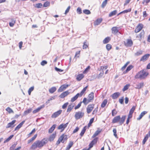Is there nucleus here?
I'll return each instance as SVG.
<instances>
[{
	"mask_svg": "<svg viewBox=\"0 0 150 150\" xmlns=\"http://www.w3.org/2000/svg\"><path fill=\"white\" fill-rule=\"evenodd\" d=\"M48 142V140L45 138H43L41 140H37L32 144L30 149L31 150H34L37 148H41L45 145Z\"/></svg>",
	"mask_w": 150,
	"mask_h": 150,
	"instance_id": "1",
	"label": "nucleus"
},
{
	"mask_svg": "<svg viewBox=\"0 0 150 150\" xmlns=\"http://www.w3.org/2000/svg\"><path fill=\"white\" fill-rule=\"evenodd\" d=\"M149 73L146 69H143L138 72L135 76L136 79H144L149 75Z\"/></svg>",
	"mask_w": 150,
	"mask_h": 150,
	"instance_id": "2",
	"label": "nucleus"
},
{
	"mask_svg": "<svg viewBox=\"0 0 150 150\" xmlns=\"http://www.w3.org/2000/svg\"><path fill=\"white\" fill-rule=\"evenodd\" d=\"M126 118V115L122 116L121 118L120 115L115 116L112 119V122L113 123L119 122L120 125H121L124 122Z\"/></svg>",
	"mask_w": 150,
	"mask_h": 150,
	"instance_id": "3",
	"label": "nucleus"
},
{
	"mask_svg": "<svg viewBox=\"0 0 150 150\" xmlns=\"http://www.w3.org/2000/svg\"><path fill=\"white\" fill-rule=\"evenodd\" d=\"M67 135L64 134H63L59 138L56 144L57 145H58L61 142L64 143L65 141L67 140Z\"/></svg>",
	"mask_w": 150,
	"mask_h": 150,
	"instance_id": "4",
	"label": "nucleus"
},
{
	"mask_svg": "<svg viewBox=\"0 0 150 150\" xmlns=\"http://www.w3.org/2000/svg\"><path fill=\"white\" fill-rule=\"evenodd\" d=\"M135 107L134 106L130 109L126 121V123L128 125L129 124L130 119L132 118V114L135 109Z\"/></svg>",
	"mask_w": 150,
	"mask_h": 150,
	"instance_id": "5",
	"label": "nucleus"
},
{
	"mask_svg": "<svg viewBox=\"0 0 150 150\" xmlns=\"http://www.w3.org/2000/svg\"><path fill=\"white\" fill-rule=\"evenodd\" d=\"M84 113L80 111L76 112L75 115V117L76 120L82 118L84 116Z\"/></svg>",
	"mask_w": 150,
	"mask_h": 150,
	"instance_id": "6",
	"label": "nucleus"
},
{
	"mask_svg": "<svg viewBox=\"0 0 150 150\" xmlns=\"http://www.w3.org/2000/svg\"><path fill=\"white\" fill-rule=\"evenodd\" d=\"M144 27V25L141 23H139L136 27L134 30L135 33H138L141 31Z\"/></svg>",
	"mask_w": 150,
	"mask_h": 150,
	"instance_id": "7",
	"label": "nucleus"
},
{
	"mask_svg": "<svg viewBox=\"0 0 150 150\" xmlns=\"http://www.w3.org/2000/svg\"><path fill=\"white\" fill-rule=\"evenodd\" d=\"M68 123L67 122L65 124L62 123L60 124L58 127L57 129L60 130L61 132H62L67 127Z\"/></svg>",
	"mask_w": 150,
	"mask_h": 150,
	"instance_id": "8",
	"label": "nucleus"
},
{
	"mask_svg": "<svg viewBox=\"0 0 150 150\" xmlns=\"http://www.w3.org/2000/svg\"><path fill=\"white\" fill-rule=\"evenodd\" d=\"M95 105L94 104H89L86 108L87 113L89 114L93 110L94 108Z\"/></svg>",
	"mask_w": 150,
	"mask_h": 150,
	"instance_id": "9",
	"label": "nucleus"
},
{
	"mask_svg": "<svg viewBox=\"0 0 150 150\" xmlns=\"http://www.w3.org/2000/svg\"><path fill=\"white\" fill-rule=\"evenodd\" d=\"M124 43L126 47H130L133 44V42L131 39H127L124 42Z\"/></svg>",
	"mask_w": 150,
	"mask_h": 150,
	"instance_id": "10",
	"label": "nucleus"
},
{
	"mask_svg": "<svg viewBox=\"0 0 150 150\" xmlns=\"http://www.w3.org/2000/svg\"><path fill=\"white\" fill-rule=\"evenodd\" d=\"M69 86V85L68 84H63L61 85L58 90V92H60L63 91L66 89Z\"/></svg>",
	"mask_w": 150,
	"mask_h": 150,
	"instance_id": "11",
	"label": "nucleus"
},
{
	"mask_svg": "<svg viewBox=\"0 0 150 150\" xmlns=\"http://www.w3.org/2000/svg\"><path fill=\"white\" fill-rule=\"evenodd\" d=\"M62 112V110H59L58 111L55 112L53 113L51 116L52 118H55L58 117L60 114H61Z\"/></svg>",
	"mask_w": 150,
	"mask_h": 150,
	"instance_id": "12",
	"label": "nucleus"
},
{
	"mask_svg": "<svg viewBox=\"0 0 150 150\" xmlns=\"http://www.w3.org/2000/svg\"><path fill=\"white\" fill-rule=\"evenodd\" d=\"M98 139V137H96L94 138V139L92 140V141L89 144L90 148H91L92 147L93 145L97 143Z\"/></svg>",
	"mask_w": 150,
	"mask_h": 150,
	"instance_id": "13",
	"label": "nucleus"
},
{
	"mask_svg": "<svg viewBox=\"0 0 150 150\" xmlns=\"http://www.w3.org/2000/svg\"><path fill=\"white\" fill-rule=\"evenodd\" d=\"M16 120H12L11 122L8 123L6 127V128H8L10 127H13L15 126L14 124L16 123Z\"/></svg>",
	"mask_w": 150,
	"mask_h": 150,
	"instance_id": "14",
	"label": "nucleus"
},
{
	"mask_svg": "<svg viewBox=\"0 0 150 150\" xmlns=\"http://www.w3.org/2000/svg\"><path fill=\"white\" fill-rule=\"evenodd\" d=\"M150 56L149 54H145L143 56L140 60V61L144 62L146 61Z\"/></svg>",
	"mask_w": 150,
	"mask_h": 150,
	"instance_id": "15",
	"label": "nucleus"
},
{
	"mask_svg": "<svg viewBox=\"0 0 150 150\" xmlns=\"http://www.w3.org/2000/svg\"><path fill=\"white\" fill-rule=\"evenodd\" d=\"M88 100L90 102H92L94 100V93L93 92H91L89 94L88 96Z\"/></svg>",
	"mask_w": 150,
	"mask_h": 150,
	"instance_id": "16",
	"label": "nucleus"
},
{
	"mask_svg": "<svg viewBox=\"0 0 150 150\" xmlns=\"http://www.w3.org/2000/svg\"><path fill=\"white\" fill-rule=\"evenodd\" d=\"M84 76L83 74H79L76 76V79L77 81H80L84 77Z\"/></svg>",
	"mask_w": 150,
	"mask_h": 150,
	"instance_id": "17",
	"label": "nucleus"
},
{
	"mask_svg": "<svg viewBox=\"0 0 150 150\" xmlns=\"http://www.w3.org/2000/svg\"><path fill=\"white\" fill-rule=\"evenodd\" d=\"M111 30L112 33L114 34H116L119 32L118 28L116 26L112 27Z\"/></svg>",
	"mask_w": 150,
	"mask_h": 150,
	"instance_id": "18",
	"label": "nucleus"
},
{
	"mask_svg": "<svg viewBox=\"0 0 150 150\" xmlns=\"http://www.w3.org/2000/svg\"><path fill=\"white\" fill-rule=\"evenodd\" d=\"M69 93L68 91H67L62 93L59 96V97L61 98H64L65 97L67 96Z\"/></svg>",
	"mask_w": 150,
	"mask_h": 150,
	"instance_id": "19",
	"label": "nucleus"
},
{
	"mask_svg": "<svg viewBox=\"0 0 150 150\" xmlns=\"http://www.w3.org/2000/svg\"><path fill=\"white\" fill-rule=\"evenodd\" d=\"M120 93L119 92H115L111 96L113 99H117L120 95Z\"/></svg>",
	"mask_w": 150,
	"mask_h": 150,
	"instance_id": "20",
	"label": "nucleus"
},
{
	"mask_svg": "<svg viewBox=\"0 0 150 150\" xmlns=\"http://www.w3.org/2000/svg\"><path fill=\"white\" fill-rule=\"evenodd\" d=\"M134 67L132 65H130L127 68L126 70L124 71L123 72V74H125L127 72H128L129 71H130Z\"/></svg>",
	"mask_w": 150,
	"mask_h": 150,
	"instance_id": "21",
	"label": "nucleus"
},
{
	"mask_svg": "<svg viewBox=\"0 0 150 150\" xmlns=\"http://www.w3.org/2000/svg\"><path fill=\"white\" fill-rule=\"evenodd\" d=\"M147 113V112L146 111H144L142 112L139 115V117L137 118V120H140Z\"/></svg>",
	"mask_w": 150,
	"mask_h": 150,
	"instance_id": "22",
	"label": "nucleus"
},
{
	"mask_svg": "<svg viewBox=\"0 0 150 150\" xmlns=\"http://www.w3.org/2000/svg\"><path fill=\"white\" fill-rule=\"evenodd\" d=\"M38 136V134H35L33 137H32L31 138H30V139L28 140V143L29 144L34 140L36 139Z\"/></svg>",
	"mask_w": 150,
	"mask_h": 150,
	"instance_id": "23",
	"label": "nucleus"
},
{
	"mask_svg": "<svg viewBox=\"0 0 150 150\" xmlns=\"http://www.w3.org/2000/svg\"><path fill=\"white\" fill-rule=\"evenodd\" d=\"M44 107H45V105H42L41 106H40V107L38 108H37L34 110L33 111V114L35 113L38 112L39 111H40L41 109L44 108Z\"/></svg>",
	"mask_w": 150,
	"mask_h": 150,
	"instance_id": "24",
	"label": "nucleus"
},
{
	"mask_svg": "<svg viewBox=\"0 0 150 150\" xmlns=\"http://www.w3.org/2000/svg\"><path fill=\"white\" fill-rule=\"evenodd\" d=\"M103 19L102 18H98L94 22V24L95 25H98L102 21Z\"/></svg>",
	"mask_w": 150,
	"mask_h": 150,
	"instance_id": "25",
	"label": "nucleus"
},
{
	"mask_svg": "<svg viewBox=\"0 0 150 150\" xmlns=\"http://www.w3.org/2000/svg\"><path fill=\"white\" fill-rule=\"evenodd\" d=\"M25 120L22 121L21 123H20L18 125L15 129V131L18 130L20 129L22 126L23 125L25 122Z\"/></svg>",
	"mask_w": 150,
	"mask_h": 150,
	"instance_id": "26",
	"label": "nucleus"
},
{
	"mask_svg": "<svg viewBox=\"0 0 150 150\" xmlns=\"http://www.w3.org/2000/svg\"><path fill=\"white\" fill-rule=\"evenodd\" d=\"M102 131V130H96L92 136V138H94L98 135Z\"/></svg>",
	"mask_w": 150,
	"mask_h": 150,
	"instance_id": "27",
	"label": "nucleus"
},
{
	"mask_svg": "<svg viewBox=\"0 0 150 150\" xmlns=\"http://www.w3.org/2000/svg\"><path fill=\"white\" fill-rule=\"evenodd\" d=\"M74 106L73 104L71 103L69 105L68 107V108L67 110V112H70L73 109Z\"/></svg>",
	"mask_w": 150,
	"mask_h": 150,
	"instance_id": "28",
	"label": "nucleus"
},
{
	"mask_svg": "<svg viewBox=\"0 0 150 150\" xmlns=\"http://www.w3.org/2000/svg\"><path fill=\"white\" fill-rule=\"evenodd\" d=\"M88 86L87 85L82 90L80 93H79V96L81 97L82 96L84 93L86 91V90L87 88L88 87Z\"/></svg>",
	"mask_w": 150,
	"mask_h": 150,
	"instance_id": "29",
	"label": "nucleus"
},
{
	"mask_svg": "<svg viewBox=\"0 0 150 150\" xmlns=\"http://www.w3.org/2000/svg\"><path fill=\"white\" fill-rule=\"evenodd\" d=\"M136 87H135V88L137 89H140L142 88L144 86V82H142L138 84H136Z\"/></svg>",
	"mask_w": 150,
	"mask_h": 150,
	"instance_id": "30",
	"label": "nucleus"
},
{
	"mask_svg": "<svg viewBox=\"0 0 150 150\" xmlns=\"http://www.w3.org/2000/svg\"><path fill=\"white\" fill-rule=\"evenodd\" d=\"M111 38L109 37H107L105 38L103 40V42L104 44H107L108 43L110 40Z\"/></svg>",
	"mask_w": 150,
	"mask_h": 150,
	"instance_id": "31",
	"label": "nucleus"
},
{
	"mask_svg": "<svg viewBox=\"0 0 150 150\" xmlns=\"http://www.w3.org/2000/svg\"><path fill=\"white\" fill-rule=\"evenodd\" d=\"M56 136V134L55 133L52 134L49 137V141L50 142L53 141L55 138Z\"/></svg>",
	"mask_w": 150,
	"mask_h": 150,
	"instance_id": "32",
	"label": "nucleus"
},
{
	"mask_svg": "<svg viewBox=\"0 0 150 150\" xmlns=\"http://www.w3.org/2000/svg\"><path fill=\"white\" fill-rule=\"evenodd\" d=\"M79 96V93H78L71 98V101L72 102H74L77 99Z\"/></svg>",
	"mask_w": 150,
	"mask_h": 150,
	"instance_id": "33",
	"label": "nucleus"
},
{
	"mask_svg": "<svg viewBox=\"0 0 150 150\" xmlns=\"http://www.w3.org/2000/svg\"><path fill=\"white\" fill-rule=\"evenodd\" d=\"M56 127L55 124L53 125L48 130V132L49 133H52Z\"/></svg>",
	"mask_w": 150,
	"mask_h": 150,
	"instance_id": "34",
	"label": "nucleus"
},
{
	"mask_svg": "<svg viewBox=\"0 0 150 150\" xmlns=\"http://www.w3.org/2000/svg\"><path fill=\"white\" fill-rule=\"evenodd\" d=\"M56 90L57 88L55 87H52L49 89V91L50 93H52L54 92Z\"/></svg>",
	"mask_w": 150,
	"mask_h": 150,
	"instance_id": "35",
	"label": "nucleus"
},
{
	"mask_svg": "<svg viewBox=\"0 0 150 150\" xmlns=\"http://www.w3.org/2000/svg\"><path fill=\"white\" fill-rule=\"evenodd\" d=\"M87 127L86 126H85L83 127V129L82 130L80 133V135L81 137H82L83 136L87 129Z\"/></svg>",
	"mask_w": 150,
	"mask_h": 150,
	"instance_id": "36",
	"label": "nucleus"
},
{
	"mask_svg": "<svg viewBox=\"0 0 150 150\" xmlns=\"http://www.w3.org/2000/svg\"><path fill=\"white\" fill-rule=\"evenodd\" d=\"M16 23V20L14 19H11V22L9 23V25L10 27H13Z\"/></svg>",
	"mask_w": 150,
	"mask_h": 150,
	"instance_id": "37",
	"label": "nucleus"
},
{
	"mask_svg": "<svg viewBox=\"0 0 150 150\" xmlns=\"http://www.w3.org/2000/svg\"><path fill=\"white\" fill-rule=\"evenodd\" d=\"M117 11L116 10H115L111 12L109 14L108 16L109 17H111L112 16L115 15L117 13Z\"/></svg>",
	"mask_w": 150,
	"mask_h": 150,
	"instance_id": "38",
	"label": "nucleus"
},
{
	"mask_svg": "<svg viewBox=\"0 0 150 150\" xmlns=\"http://www.w3.org/2000/svg\"><path fill=\"white\" fill-rule=\"evenodd\" d=\"M108 102L107 99H105L102 102L101 105V107L102 108H104Z\"/></svg>",
	"mask_w": 150,
	"mask_h": 150,
	"instance_id": "39",
	"label": "nucleus"
},
{
	"mask_svg": "<svg viewBox=\"0 0 150 150\" xmlns=\"http://www.w3.org/2000/svg\"><path fill=\"white\" fill-rule=\"evenodd\" d=\"M36 129L35 128H34L28 134V137H30L31 135L34 134L36 132Z\"/></svg>",
	"mask_w": 150,
	"mask_h": 150,
	"instance_id": "40",
	"label": "nucleus"
},
{
	"mask_svg": "<svg viewBox=\"0 0 150 150\" xmlns=\"http://www.w3.org/2000/svg\"><path fill=\"white\" fill-rule=\"evenodd\" d=\"M82 103H83L85 105H86L88 103L90 102L88 100V99H87L86 98H83Z\"/></svg>",
	"mask_w": 150,
	"mask_h": 150,
	"instance_id": "41",
	"label": "nucleus"
},
{
	"mask_svg": "<svg viewBox=\"0 0 150 150\" xmlns=\"http://www.w3.org/2000/svg\"><path fill=\"white\" fill-rule=\"evenodd\" d=\"M73 144V142L72 141L70 142L67 147V150H69L70 149V148L72 147Z\"/></svg>",
	"mask_w": 150,
	"mask_h": 150,
	"instance_id": "42",
	"label": "nucleus"
},
{
	"mask_svg": "<svg viewBox=\"0 0 150 150\" xmlns=\"http://www.w3.org/2000/svg\"><path fill=\"white\" fill-rule=\"evenodd\" d=\"M130 62H127L125 64V65L121 68V70L122 71H124L127 67V65Z\"/></svg>",
	"mask_w": 150,
	"mask_h": 150,
	"instance_id": "43",
	"label": "nucleus"
},
{
	"mask_svg": "<svg viewBox=\"0 0 150 150\" xmlns=\"http://www.w3.org/2000/svg\"><path fill=\"white\" fill-rule=\"evenodd\" d=\"M130 86V85L129 84L126 85L122 89V91L124 92L126 90H127Z\"/></svg>",
	"mask_w": 150,
	"mask_h": 150,
	"instance_id": "44",
	"label": "nucleus"
},
{
	"mask_svg": "<svg viewBox=\"0 0 150 150\" xmlns=\"http://www.w3.org/2000/svg\"><path fill=\"white\" fill-rule=\"evenodd\" d=\"M108 0H105L102 3L101 5V7L103 8L106 6L107 4Z\"/></svg>",
	"mask_w": 150,
	"mask_h": 150,
	"instance_id": "45",
	"label": "nucleus"
},
{
	"mask_svg": "<svg viewBox=\"0 0 150 150\" xmlns=\"http://www.w3.org/2000/svg\"><path fill=\"white\" fill-rule=\"evenodd\" d=\"M32 110V108H30L28 109L27 110H26L24 112V115H27L28 114L30 113L31 112Z\"/></svg>",
	"mask_w": 150,
	"mask_h": 150,
	"instance_id": "46",
	"label": "nucleus"
},
{
	"mask_svg": "<svg viewBox=\"0 0 150 150\" xmlns=\"http://www.w3.org/2000/svg\"><path fill=\"white\" fill-rule=\"evenodd\" d=\"M90 66H88L83 71V74H85L86 73L89 71V70L90 69Z\"/></svg>",
	"mask_w": 150,
	"mask_h": 150,
	"instance_id": "47",
	"label": "nucleus"
},
{
	"mask_svg": "<svg viewBox=\"0 0 150 150\" xmlns=\"http://www.w3.org/2000/svg\"><path fill=\"white\" fill-rule=\"evenodd\" d=\"M88 47V44L86 42H83V49H86Z\"/></svg>",
	"mask_w": 150,
	"mask_h": 150,
	"instance_id": "48",
	"label": "nucleus"
},
{
	"mask_svg": "<svg viewBox=\"0 0 150 150\" xmlns=\"http://www.w3.org/2000/svg\"><path fill=\"white\" fill-rule=\"evenodd\" d=\"M13 137V135H10L8 138H7L4 142V143H5L9 141Z\"/></svg>",
	"mask_w": 150,
	"mask_h": 150,
	"instance_id": "49",
	"label": "nucleus"
},
{
	"mask_svg": "<svg viewBox=\"0 0 150 150\" xmlns=\"http://www.w3.org/2000/svg\"><path fill=\"white\" fill-rule=\"evenodd\" d=\"M6 110L9 113H13L14 112L13 110L10 108L8 107L6 109Z\"/></svg>",
	"mask_w": 150,
	"mask_h": 150,
	"instance_id": "50",
	"label": "nucleus"
},
{
	"mask_svg": "<svg viewBox=\"0 0 150 150\" xmlns=\"http://www.w3.org/2000/svg\"><path fill=\"white\" fill-rule=\"evenodd\" d=\"M106 47L108 51H109L111 49L112 46L110 44H108L106 45Z\"/></svg>",
	"mask_w": 150,
	"mask_h": 150,
	"instance_id": "51",
	"label": "nucleus"
},
{
	"mask_svg": "<svg viewBox=\"0 0 150 150\" xmlns=\"http://www.w3.org/2000/svg\"><path fill=\"white\" fill-rule=\"evenodd\" d=\"M34 89V86H32L29 88L28 91V93L29 95H30L31 92Z\"/></svg>",
	"mask_w": 150,
	"mask_h": 150,
	"instance_id": "52",
	"label": "nucleus"
},
{
	"mask_svg": "<svg viewBox=\"0 0 150 150\" xmlns=\"http://www.w3.org/2000/svg\"><path fill=\"white\" fill-rule=\"evenodd\" d=\"M117 113V112L115 109H113L112 111V116H115Z\"/></svg>",
	"mask_w": 150,
	"mask_h": 150,
	"instance_id": "53",
	"label": "nucleus"
},
{
	"mask_svg": "<svg viewBox=\"0 0 150 150\" xmlns=\"http://www.w3.org/2000/svg\"><path fill=\"white\" fill-rule=\"evenodd\" d=\"M148 138L149 137H148L147 135H146L145 136V137L144 138V139L142 141L143 144L144 145V144H145V143L147 140Z\"/></svg>",
	"mask_w": 150,
	"mask_h": 150,
	"instance_id": "54",
	"label": "nucleus"
},
{
	"mask_svg": "<svg viewBox=\"0 0 150 150\" xmlns=\"http://www.w3.org/2000/svg\"><path fill=\"white\" fill-rule=\"evenodd\" d=\"M150 2V0H143L142 4L144 5H147Z\"/></svg>",
	"mask_w": 150,
	"mask_h": 150,
	"instance_id": "55",
	"label": "nucleus"
},
{
	"mask_svg": "<svg viewBox=\"0 0 150 150\" xmlns=\"http://www.w3.org/2000/svg\"><path fill=\"white\" fill-rule=\"evenodd\" d=\"M108 68V66H101L100 67V69L99 71H103L104 69H106Z\"/></svg>",
	"mask_w": 150,
	"mask_h": 150,
	"instance_id": "56",
	"label": "nucleus"
},
{
	"mask_svg": "<svg viewBox=\"0 0 150 150\" xmlns=\"http://www.w3.org/2000/svg\"><path fill=\"white\" fill-rule=\"evenodd\" d=\"M42 6V5L41 3H38L35 4V7L38 8H41Z\"/></svg>",
	"mask_w": 150,
	"mask_h": 150,
	"instance_id": "57",
	"label": "nucleus"
},
{
	"mask_svg": "<svg viewBox=\"0 0 150 150\" xmlns=\"http://www.w3.org/2000/svg\"><path fill=\"white\" fill-rule=\"evenodd\" d=\"M131 11V8H129L127 9H126L125 10H124L122 11L123 12V13H127L128 12H130Z\"/></svg>",
	"mask_w": 150,
	"mask_h": 150,
	"instance_id": "58",
	"label": "nucleus"
},
{
	"mask_svg": "<svg viewBox=\"0 0 150 150\" xmlns=\"http://www.w3.org/2000/svg\"><path fill=\"white\" fill-rule=\"evenodd\" d=\"M113 132L114 134V135L115 137L117 138H118L117 134V130L115 128L113 130Z\"/></svg>",
	"mask_w": 150,
	"mask_h": 150,
	"instance_id": "59",
	"label": "nucleus"
},
{
	"mask_svg": "<svg viewBox=\"0 0 150 150\" xmlns=\"http://www.w3.org/2000/svg\"><path fill=\"white\" fill-rule=\"evenodd\" d=\"M104 74V72L103 71H101L100 72L98 76V78L99 79L103 77Z\"/></svg>",
	"mask_w": 150,
	"mask_h": 150,
	"instance_id": "60",
	"label": "nucleus"
},
{
	"mask_svg": "<svg viewBox=\"0 0 150 150\" xmlns=\"http://www.w3.org/2000/svg\"><path fill=\"white\" fill-rule=\"evenodd\" d=\"M50 5V2L49 1H47L45 2L43 5V6L44 7H46Z\"/></svg>",
	"mask_w": 150,
	"mask_h": 150,
	"instance_id": "61",
	"label": "nucleus"
},
{
	"mask_svg": "<svg viewBox=\"0 0 150 150\" xmlns=\"http://www.w3.org/2000/svg\"><path fill=\"white\" fill-rule=\"evenodd\" d=\"M17 145V144H14L11 145V146L10 148V150H13L16 147Z\"/></svg>",
	"mask_w": 150,
	"mask_h": 150,
	"instance_id": "62",
	"label": "nucleus"
},
{
	"mask_svg": "<svg viewBox=\"0 0 150 150\" xmlns=\"http://www.w3.org/2000/svg\"><path fill=\"white\" fill-rule=\"evenodd\" d=\"M83 12L86 14H89L91 13L90 11L88 10L85 9L83 10Z\"/></svg>",
	"mask_w": 150,
	"mask_h": 150,
	"instance_id": "63",
	"label": "nucleus"
},
{
	"mask_svg": "<svg viewBox=\"0 0 150 150\" xmlns=\"http://www.w3.org/2000/svg\"><path fill=\"white\" fill-rule=\"evenodd\" d=\"M69 104L68 102L64 103L62 106V108L63 109H65Z\"/></svg>",
	"mask_w": 150,
	"mask_h": 150,
	"instance_id": "64",
	"label": "nucleus"
}]
</instances>
